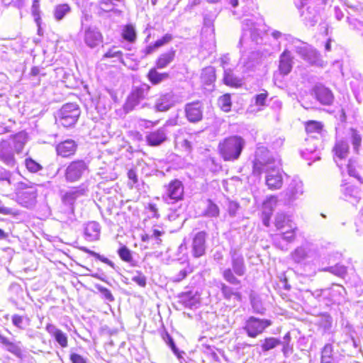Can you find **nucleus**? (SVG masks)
Returning <instances> with one entry per match:
<instances>
[{
  "label": "nucleus",
  "mask_w": 363,
  "mask_h": 363,
  "mask_svg": "<svg viewBox=\"0 0 363 363\" xmlns=\"http://www.w3.org/2000/svg\"><path fill=\"white\" fill-rule=\"evenodd\" d=\"M179 303L186 308H197L199 305V297L191 291L186 292L179 296Z\"/></svg>",
  "instance_id": "28"
},
{
  "label": "nucleus",
  "mask_w": 363,
  "mask_h": 363,
  "mask_svg": "<svg viewBox=\"0 0 363 363\" xmlns=\"http://www.w3.org/2000/svg\"><path fill=\"white\" fill-rule=\"evenodd\" d=\"M118 255L123 261L130 263L131 265L134 264L132 252L126 246H121L118 250Z\"/></svg>",
  "instance_id": "38"
},
{
  "label": "nucleus",
  "mask_w": 363,
  "mask_h": 363,
  "mask_svg": "<svg viewBox=\"0 0 363 363\" xmlns=\"http://www.w3.org/2000/svg\"><path fill=\"white\" fill-rule=\"evenodd\" d=\"M77 150V144L73 140H66L59 143L56 147L58 155L62 157H67L73 155Z\"/></svg>",
  "instance_id": "22"
},
{
  "label": "nucleus",
  "mask_w": 363,
  "mask_h": 363,
  "mask_svg": "<svg viewBox=\"0 0 363 363\" xmlns=\"http://www.w3.org/2000/svg\"><path fill=\"white\" fill-rule=\"evenodd\" d=\"M164 341L171 347L172 352L177 356L179 359L182 358V354L179 351L178 348L176 347L175 343L172 339V337L168 334L166 333L163 336Z\"/></svg>",
  "instance_id": "51"
},
{
  "label": "nucleus",
  "mask_w": 363,
  "mask_h": 363,
  "mask_svg": "<svg viewBox=\"0 0 363 363\" xmlns=\"http://www.w3.org/2000/svg\"><path fill=\"white\" fill-rule=\"evenodd\" d=\"M26 167L30 172L35 173L43 169V167L33 159H26L25 161Z\"/></svg>",
  "instance_id": "52"
},
{
  "label": "nucleus",
  "mask_w": 363,
  "mask_h": 363,
  "mask_svg": "<svg viewBox=\"0 0 363 363\" xmlns=\"http://www.w3.org/2000/svg\"><path fill=\"white\" fill-rule=\"evenodd\" d=\"M88 170V165L84 160L73 161L65 170V178L68 182L78 181Z\"/></svg>",
  "instance_id": "8"
},
{
  "label": "nucleus",
  "mask_w": 363,
  "mask_h": 363,
  "mask_svg": "<svg viewBox=\"0 0 363 363\" xmlns=\"http://www.w3.org/2000/svg\"><path fill=\"white\" fill-rule=\"evenodd\" d=\"M334 160L336 161L337 166L343 172L345 170L350 176L357 177V174L355 170L354 163L352 160H344L349 153V145L347 142L340 140H337L333 147Z\"/></svg>",
  "instance_id": "3"
},
{
  "label": "nucleus",
  "mask_w": 363,
  "mask_h": 363,
  "mask_svg": "<svg viewBox=\"0 0 363 363\" xmlns=\"http://www.w3.org/2000/svg\"><path fill=\"white\" fill-rule=\"evenodd\" d=\"M223 277L224 279L233 285H238L240 284V281L235 277L231 269H225L223 272Z\"/></svg>",
  "instance_id": "49"
},
{
  "label": "nucleus",
  "mask_w": 363,
  "mask_h": 363,
  "mask_svg": "<svg viewBox=\"0 0 363 363\" xmlns=\"http://www.w3.org/2000/svg\"><path fill=\"white\" fill-rule=\"evenodd\" d=\"M132 280L140 286L144 287L146 285V278L141 274L133 277Z\"/></svg>",
  "instance_id": "63"
},
{
  "label": "nucleus",
  "mask_w": 363,
  "mask_h": 363,
  "mask_svg": "<svg viewBox=\"0 0 363 363\" xmlns=\"http://www.w3.org/2000/svg\"><path fill=\"white\" fill-rule=\"evenodd\" d=\"M173 39V37L172 34L167 33L165 34L162 38L158 39L155 42V47L159 48L167 43H169Z\"/></svg>",
  "instance_id": "59"
},
{
  "label": "nucleus",
  "mask_w": 363,
  "mask_h": 363,
  "mask_svg": "<svg viewBox=\"0 0 363 363\" xmlns=\"http://www.w3.org/2000/svg\"><path fill=\"white\" fill-rule=\"evenodd\" d=\"M280 160L274 157L264 147H257L253 164V173H266V184L272 190L279 189L283 184L280 172Z\"/></svg>",
  "instance_id": "1"
},
{
  "label": "nucleus",
  "mask_w": 363,
  "mask_h": 363,
  "mask_svg": "<svg viewBox=\"0 0 363 363\" xmlns=\"http://www.w3.org/2000/svg\"><path fill=\"white\" fill-rule=\"evenodd\" d=\"M277 204V198L276 196L269 197L263 203V213L272 215V211Z\"/></svg>",
  "instance_id": "42"
},
{
  "label": "nucleus",
  "mask_w": 363,
  "mask_h": 363,
  "mask_svg": "<svg viewBox=\"0 0 363 363\" xmlns=\"http://www.w3.org/2000/svg\"><path fill=\"white\" fill-rule=\"evenodd\" d=\"M0 161L9 167H14L17 164L12 144L9 140L0 142Z\"/></svg>",
  "instance_id": "13"
},
{
  "label": "nucleus",
  "mask_w": 363,
  "mask_h": 363,
  "mask_svg": "<svg viewBox=\"0 0 363 363\" xmlns=\"http://www.w3.org/2000/svg\"><path fill=\"white\" fill-rule=\"evenodd\" d=\"M175 54L176 51L173 49L161 54L156 61V68L164 69L167 67L174 60Z\"/></svg>",
  "instance_id": "30"
},
{
  "label": "nucleus",
  "mask_w": 363,
  "mask_h": 363,
  "mask_svg": "<svg viewBox=\"0 0 363 363\" xmlns=\"http://www.w3.org/2000/svg\"><path fill=\"white\" fill-rule=\"evenodd\" d=\"M279 71L284 75H287L292 68V57L288 50H284L279 57Z\"/></svg>",
  "instance_id": "24"
},
{
  "label": "nucleus",
  "mask_w": 363,
  "mask_h": 363,
  "mask_svg": "<svg viewBox=\"0 0 363 363\" xmlns=\"http://www.w3.org/2000/svg\"><path fill=\"white\" fill-rule=\"evenodd\" d=\"M271 324L272 323L269 320L251 316L246 320L243 330L250 337L255 338Z\"/></svg>",
  "instance_id": "6"
},
{
  "label": "nucleus",
  "mask_w": 363,
  "mask_h": 363,
  "mask_svg": "<svg viewBox=\"0 0 363 363\" xmlns=\"http://www.w3.org/2000/svg\"><path fill=\"white\" fill-rule=\"evenodd\" d=\"M333 100L334 96L331 91L325 86H319V102L324 105H330Z\"/></svg>",
  "instance_id": "35"
},
{
  "label": "nucleus",
  "mask_w": 363,
  "mask_h": 363,
  "mask_svg": "<svg viewBox=\"0 0 363 363\" xmlns=\"http://www.w3.org/2000/svg\"><path fill=\"white\" fill-rule=\"evenodd\" d=\"M82 26H84L83 20ZM84 29L83 39L84 43L90 48H94L103 41V35L99 30L94 26L82 27Z\"/></svg>",
  "instance_id": "11"
},
{
  "label": "nucleus",
  "mask_w": 363,
  "mask_h": 363,
  "mask_svg": "<svg viewBox=\"0 0 363 363\" xmlns=\"http://www.w3.org/2000/svg\"><path fill=\"white\" fill-rule=\"evenodd\" d=\"M0 213L6 216L16 217L20 214V211L15 208H9L0 204Z\"/></svg>",
  "instance_id": "56"
},
{
  "label": "nucleus",
  "mask_w": 363,
  "mask_h": 363,
  "mask_svg": "<svg viewBox=\"0 0 363 363\" xmlns=\"http://www.w3.org/2000/svg\"><path fill=\"white\" fill-rule=\"evenodd\" d=\"M11 321L13 325L20 330H24L29 325L28 318L17 314L12 315Z\"/></svg>",
  "instance_id": "40"
},
{
  "label": "nucleus",
  "mask_w": 363,
  "mask_h": 363,
  "mask_svg": "<svg viewBox=\"0 0 363 363\" xmlns=\"http://www.w3.org/2000/svg\"><path fill=\"white\" fill-rule=\"evenodd\" d=\"M351 134H352V144L353 145V149L355 152H357L358 149L361 145L362 138L357 133V132L354 129L351 130Z\"/></svg>",
  "instance_id": "55"
},
{
  "label": "nucleus",
  "mask_w": 363,
  "mask_h": 363,
  "mask_svg": "<svg viewBox=\"0 0 363 363\" xmlns=\"http://www.w3.org/2000/svg\"><path fill=\"white\" fill-rule=\"evenodd\" d=\"M262 23L259 22H255L252 19H245L242 23V30L244 32L243 35L240 40V44L242 45L245 36L250 35L252 41L258 43L259 40L262 39L263 34V29L262 28Z\"/></svg>",
  "instance_id": "7"
},
{
  "label": "nucleus",
  "mask_w": 363,
  "mask_h": 363,
  "mask_svg": "<svg viewBox=\"0 0 363 363\" xmlns=\"http://www.w3.org/2000/svg\"><path fill=\"white\" fill-rule=\"evenodd\" d=\"M168 78V73H160L155 67L150 69L147 74V79L153 85H157Z\"/></svg>",
  "instance_id": "33"
},
{
  "label": "nucleus",
  "mask_w": 363,
  "mask_h": 363,
  "mask_svg": "<svg viewBox=\"0 0 363 363\" xmlns=\"http://www.w3.org/2000/svg\"><path fill=\"white\" fill-rule=\"evenodd\" d=\"M207 234L204 231L198 232L192 238L191 254L194 258H199L206 255Z\"/></svg>",
  "instance_id": "9"
},
{
  "label": "nucleus",
  "mask_w": 363,
  "mask_h": 363,
  "mask_svg": "<svg viewBox=\"0 0 363 363\" xmlns=\"http://www.w3.org/2000/svg\"><path fill=\"white\" fill-rule=\"evenodd\" d=\"M122 36L128 42H134L136 39V32L133 26L126 25L124 26L122 31Z\"/></svg>",
  "instance_id": "39"
},
{
  "label": "nucleus",
  "mask_w": 363,
  "mask_h": 363,
  "mask_svg": "<svg viewBox=\"0 0 363 363\" xmlns=\"http://www.w3.org/2000/svg\"><path fill=\"white\" fill-rule=\"evenodd\" d=\"M177 102L172 92L163 93L155 99L154 109L157 112H164L169 110Z\"/></svg>",
  "instance_id": "15"
},
{
  "label": "nucleus",
  "mask_w": 363,
  "mask_h": 363,
  "mask_svg": "<svg viewBox=\"0 0 363 363\" xmlns=\"http://www.w3.org/2000/svg\"><path fill=\"white\" fill-rule=\"evenodd\" d=\"M101 226L96 221L89 222L84 227L85 239L89 242L96 241L100 238Z\"/></svg>",
  "instance_id": "23"
},
{
  "label": "nucleus",
  "mask_w": 363,
  "mask_h": 363,
  "mask_svg": "<svg viewBox=\"0 0 363 363\" xmlns=\"http://www.w3.org/2000/svg\"><path fill=\"white\" fill-rule=\"evenodd\" d=\"M201 79L206 84H210L214 82L216 79L214 68L212 67L204 68L201 73Z\"/></svg>",
  "instance_id": "41"
},
{
  "label": "nucleus",
  "mask_w": 363,
  "mask_h": 363,
  "mask_svg": "<svg viewBox=\"0 0 363 363\" xmlns=\"http://www.w3.org/2000/svg\"><path fill=\"white\" fill-rule=\"evenodd\" d=\"M333 324L332 318L328 314L319 315V326L323 328L325 333L330 332Z\"/></svg>",
  "instance_id": "46"
},
{
  "label": "nucleus",
  "mask_w": 363,
  "mask_h": 363,
  "mask_svg": "<svg viewBox=\"0 0 363 363\" xmlns=\"http://www.w3.org/2000/svg\"><path fill=\"white\" fill-rule=\"evenodd\" d=\"M69 359L72 363H88L86 358L77 353H72Z\"/></svg>",
  "instance_id": "61"
},
{
  "label": "nucleus",
  "mask_w": 363,
  "mask_h": 363,
  "mask_svg": "<svg viewBox=\"0 0 363 363\" xmlns=\"http://www.w3.org/2000/svg\"><path fill=\"white\" fill-rule=\"evenodd\" d=\"M218 105L223 111L228 112L231 108L230 96L229 94L221 96L218 99Z\"/></svg>",
  "instance_id": "48"
},
{
  "label": "nucleus",
  "mask_w": 363,
  "mask_h": 363,
  "mask_svg": "<svg viewBox=\"0 0 363 363\" xmlns=\"http://www.w3.org/2000/svg\"><path fill=\"white\" fill-rule=\"evenodd\" d=\"M31 12L34 17L35 21L37 23L38 25H39L40 20V11L38 0H33V5L31 7Z\"/></svg>",
  "instance_id": "54"
},
{
  "label": "nucleus",
  "mask_w": 363,
  "mask_h": 363,
  "mask_svg": "<svg viewBox=\"0 0 363 363\" xmlns=\"http://www.w3.org/2000/svg\"><path fill=\"white\" fill-rule=\"evenodd\" d=\"M80 115V110L76 104H65L58 113L59 123L65 127H70L76 123Z\"/></svg>",
  "instance_id": "5"
},
{
  "label": "nucleus",
  "mask_w": 363,
  "mask_h": 363,
  "mask_svg": "<svg viewBox=\"0 0 363 363\" xmlns=\"http://www.w3.org/2000/svg\"><path fill=\"white\" fill-rule=\"evenodd\" d=\"M313 254L311 245L306 242L301 246L297 247L292 253L291 257L293 260L297 263H299L304 259L311 257Z\"/></svg>",
  "instance_id": "21"
},
{
  "label": "nucleus",
  "mask_w": 363,
  "mask_h": 363,
  "mask_svg": "<svg viewBox=\"0 0 363 363\" xmlns=\"http://www.w3.org/2000/svg\"><path fill=\"white\" fill-rule=\"evenodd\" d=\"M186 116L189 121L196 123L202 119V106L199 101L188 104L185 106Z\"/></svg>",
  "instance_id": "18"
},
{
  "label": "nucleus",
  "mask_w": 363,
  "mask_h": 363,
  "mask_svg": "<svg viewBox=\"0 0 363 363\" xmlns=\"http://www.w3.org/2000/svg\"><path fill=\"white\" fill-rule=\"evenodd\" d=\"M99 290L106 300L109 301H113L114 300L113 296L108 289L105 287H99Z\"/></svg>",
  "instance_id": "64"
},
{
  "label": "nucleus",
  "mask_w": 363,
  "mask_h": 363,
  "mask_svg": "<svg viewBox=\"0 0 363 363\" xmlns=\"http://www.w3.org/2000/svg\"><path fill=\"white\" fill-rule=\"evenodd\" d=\"M322 271H329L330 273L340 277H343L346 275V269L343 266H335L330 268H323Z\"/></svg>",
  "instance_id": "53"
},
{
  "label": "nucleus",
  "mask_w": 363,
  "mask_h": 363,
  "mask_svg": "<svg viewBox=\"0 0 363 363\" xmlns=\"http://www.w3.org/2000/svg\"><path fill=\"white\" fill-rule=\"evenodd\" d=\"M114 3L112 0H101L99 2L100 9L105 12H108L114 9Z\"/></svg>",
  "instance_id": "57"
},
{
  "label": "nucleus",
  "mask_w": 363,
  "mask_h": 363,
  "mask_svg": "<svg viewBox=\"0 0 363 363\" xmlns=\"http://www.w3.org/2000/svg\"><path fill=\"white\" fill-rule=\"evenodd\" d=\"M289 219L284 213H278L275 218V226L278 230H281L289 223Z\"/></svg>",
  "instance_id": "50"
},
{
  "label": "nucleus",
  "mask_w": 363,
  "mask_h": 363,
  "mask_svg": "<svg viewBox=\"0 0 363 363\" xmlns=\"http://www.w3.org/2000/svg\"><path fill=\"white\" fill-rule=\"evenodd\" d=\"M46 330L55 337V340L62 347H67V336L65 333L52 324L46 325Z\"/></svg>",
  "instance_id": "25"
},
{
  "label": "nucleus",
  "mask_w": 363,
  "mask_h": 363,
  "mask_svg": "<svg viewBox=\"0 0 363 363\" xmlns=\"http://www.w3.org/2000/svg\"><path fill=\"white\" fill-rule=\"evenodd\" d=\"M12 144V150L14 154H20L22 152L26 143V136L23 133H19L14 135L12 140H9Z\"/></svg>",
  "instance_id": "32"
},
{
  "label": "nucleus",
  "mask_w": 363,
  "mask_h": 363,
  "mask_svg": "<svg viewBox=\"0 0 363 363\" xmlns=\"http://www.w3.org/2000/svg\"><path fill=\"white\" fill-rule=\"evenodd\" d=\"M333 348L330 344L326 345L322 350L321 363H333Z\"/></svg>",
  "instance_id": "45"
},
{
  "label": "nucleus",
  "mask_w": 363,
  "mask_h": 363,
  "mask_svg": "<svg viewBox=\"0 0 363 363\" xmlns=\"http://www.w3.org/2000/svg\"><path fill=\"white\" fill-rule=\"evenodd\" d=\"M303 193V182L298 178H294L289 184L286 195L289 201L299 198Z\"/></svg>",
  "instance_id": "19"
},
{
  "label": "nucleus",
  "mask_w": 363,
  "mask_h": 363,
  "mask_svg": "<svg viewBox=\"0 0 363 363\" xmlns=\"http://www.w3.org/2000/svg\"><path fill=\"white\" fill-rule=\"evenodd\" d=\"M84 194L83 190L72 189L64 195L63 200L65 203L72 204L76 199Z\"/></svg>",
  "instance_id": "43"
},
{
  "label": "nucleus",
  "mask_w": 363,
  "mask_h": 363,
  "mask_svg": "<svg viewBox=\"0 0 363 363\" xmlns=\"http://www.w3.org/2000/svg\"><path fill=\"white\" fill-rule=\"evenodd\" d=\"M11 177V173L5 169L4 168H0V181L7 182L8 184H10V179Z\"/></svg>",
  "instance_id": "62"
},
{
  "label": "nucleus",
  "mask_w": 363,
  "mask_h": 363,
  "mask_svg": "<svg viewBox=\"0 0 363 363\" xmlns=\"http://www.w3.org/2000/svg\"><path fill=\"white\" fill-rule=\"evenodd\" d=\"M220 289L223 295V297L230 301L232 298L238 302L242 301V294L237 290H235L231 286L226 285L224 283H220Z\"/></svg>",
  "instance_id": "29"
},
{
  "label": "nucleus",
  "mask_w": 363,
  "mask_h": 363,
  "mask_svg": "<svg viewBox=\"0 0 363 363\" xmlns=\"http://www.w3.org/2000/svg\"><path fill=\"white\" fill-rule=\"evenodd\" d=\"M204 216L208 218H216L220 214L218 206L211 199L207 201V206L203 213Z\"/></svg>",
  "instance_id": "37"
},
{
  "label": "nucleus",
  "mask_w": 363,
  "mask_h": 363,
  "mask_svg": "<svg viewBox=\"0 0 363 363\" xmlns=\"http://www.w3.org/2000/svg\"><path fill=\"white\" fill-rule=\"evenodd\" d=\"M37 192L33 188L26 189L16 195L17 202L22 206L31 208L36 203Z\"/></svg>",
  "instance_id": "16"
},
{
  "label": "nucleus",
  "mask_w": 363,
  "mask_h": 363,
  "mask_svg": "<svg viewBox=\"0 0 363 363\" xmlns=\"http://www.w3.org/2000/svg\"><path fill=\"white\" fill-rule=\"evenodd\" d=\"M106 58H116L120 62L124 64L123 52L118 50L116 46H113L104 55L103 59Z\"/></svg>",
  "instance_id": "44"
},
{
  "label": "nucleus",
  "mask_w": 363,
  "mask_h": 363,
  "mask_svg": "<svg viewBox=\"0 0 363 363\" xmlns=\"http://www.w3.org/2000/svg\"><path fill=\"white\" fill-rule=\"evenodd\" d=\"M240 205L238 204V203L232 201H228V212L230 216L234 217L236 215V213L238 211Z\"/></svg>",
  "instance_id": "60"
},
{
  "label": "nucleus",
  "mask_w": 363,
  "mask_h": 363,
  "mask_svg": "<svg viewBox=\"0 0 363 363\" xmlns=\"http://www.w3.org/2000/svg\"><path fill=\"white\" fill-rule=\"evenodd\" d=\"M192 272L191 269L189 267H186L184 268L183 269L180 270L179 272L176 274L174 277V281L177 282H179L184 279L186 278L187 274Z\"/></svg>",
  "instance_id": "58"
},
{
  "label": "nucleus",
  "mask_w": 363,
  "mask_h": 363,
  "mask_svg": "<svg viewBox=\"0 0 363 363\" xmlns=\"http://www.w3.org/2000/svg\"><path fill=\"white\" fill-rule=\"evenodd\" d=\"M167 140V130L164 126L147 133L145 140L150 146H159Z\"/></svg>",
  "instance_id": "17"
},
{
  "label": "nucleus",
  "mask_w": 363,
  "mask_h": 363,
  "mask_svg": "<svg viewBox=\"0 0 363 363\" xmlns=\"http://www.w3.org/2000/svg\"><path fill=\"white\" fill-rule=\"evenodd\" d=\"M245 145V140L238 135L230 136L220 141L218 149L225 161L237 160Z\"/></svg>",
  "instance_id": "2"
},
{
  "label": "nucleus",
  "mask_w": 363,
  "mask_h": 363,
  "mask_svg": "<svg viewBox=\"0 0 363 363\" xmlns=\"http://www.w3.org/2000/svg\"><path fill=\"white\" fill-rule=\"evenodd\" d=\"M306 131L308 135L306 139V148L301 151V156L306 160L316 161L318 153L316 152V138L312 134L318 132V122L309 121L306 123Z\"/></svg>",
  "instance_id": "4"
},
{
  "label": "nucleus",
  "mask_w": 363,
  "mask_h": 363,
  "mask_svg": "<svg viewBox=\"0 0 363 363\" xmlns=\"http://www.w3.org/2000/svg\"><path fill=\"white\" fill-rule=\"evenodd\" d=\"M223 82L225 84L233 87H238L242 84L241 79L235 77L230 69H225Z\"/></svg>",
  "instance_id": "34"
},
{
  "label": "nucleus",
  "mask_w": 363,
  "mask_h": 363,
  "mask_svg": "<svg viewBox=\"0 0 363 363\" xmlns=\"http://www.w3.org/2000/svg\"><path fill=\"white\" fill-rule=\"evenodd\" d=\"M296 52L305 60L311 64L315 62L316 55L315 52L312 48L306 45L301 43V46L296 47Z\"/></svg>",
  "instance_id": "27"
},
{
  "label": "nucleus",
  "mask_w": 363,
  "mask_h": 363,
  "mask_svg": "<svg viewBox=\"0 0 363 363\" xmlns=\"http://www.w3.org/2000/svg\"><path fill=\"white\" fill-rule=\"evenodd\" d=\"M281 343V340L275 337H267L264 340V342L262 344V349L264 352H267L274 349Z\"/></svg>",
  "instance_id": "47"
},
{
  "label": "nucleus",
  "mask_w": 363,
  "mask_h": 363,
  "mask_svg": "<svg viewBox=\"0 0 363 363\" xmlns=\"http://www.w3.org/2000/svg\"><path fill=\"white\" fill-rule=\"evenodd\" d=\"M150 89V86L147 84L136 87L128 96L125 104V109L127 111L133 110L146 96Z\"/></svg>",
  "instance_id": "12"
},
{
  "label": "nucleus",
  "mask_w": 363,
  "mask_h": 363,
  "mask_svg": "<svg viewBox=\"0 0 363 363\" xmlns=\"http://www.w3.org/2000/svg\"><path fill=\"white\" fill-rule=\"evenodd\" d=\"M71 11V8L67 4L57 5L54 9V17L56 21H61Z\"/></svg>",
  "instance_id": "36"
},
{
  "label": "nucleus",
  "mask_w": 363,
  "mask_h": 363,
  "mask_svg": "<svg viewBox=\"0 0 363 363\" xmlns=\"http://www.w3.org/2000/svg\"><path fill=\"white\" fill-rule=\"evenodd\" d=\"M231 265L233 272L238 276H243L246 272L244 258L242 255L235 250L230 251Z\"/></svg>",
  "instance_id": "20"
},
{
  "label": "nucleus",
  "mask_w": 363,
  "mask_h": 363,
  "mask_svg": "<svg viewBox=\"0 0 363 363\" xmlns=\"http://www.w3.org/2000/svg\"><path fill=\"white\" fill-rule=\"evenodd\" d=\"M299 7L303 8L301 16L304 23L309 26H314L317 22L318 4L316 1L299 2Z\"/></svg>",
  "instance_id": "10"
},
{
  "label": "nucleus",
  "mask_w": 363,
  "mask_h": 363,
  "mask_svg": "<svg viewBox=\"0 0 363 363\" xmlns=\"http://www.w3.org/2000/svg\"><path fill=\"white\" fill-rule=\"evenodd\" d=\"M289 227L291 228V225H289ZM294 230L293 229H290L289 230H286L281 234L276 235L274 238V245L281 250H287V247H284V245H281V240H285L287 243L291 242L294 239Z\"/></svg>",
  "instance_id": "31"
},
{
  "label": "nucleus",
  "mask_w": 363,
  "mask_h": 363,
  "mask_svg": "<svg viewBox=\"0 0 363 363\" xmlns=\"http://www.w3.org/2000/svg\"><path fill=\"white\" fill-rule=\"evenodd\" d=\"M0 343L5 346L6 350L17 357H22L21 342H13L0 333Z\"/></svg>",
  "instance_id": "26"
},
{
  "label": "nucleus",
  "mask_w": 363,
  "mask_h": 363,
  "mask_svg": "<svg viewBox=\"0 0 363 363\" xmlns=\"http://www.w3.org/2000/svg\"><path fill=\"white\" fill-rule=\"evenodd\" d=\"M184 185L179 179L172 180L165 186V194L164 198L169 199L173 201H178L183 199L184 196Z\"/></svg>",
  "instance_id": "14"
}]
</instances>
